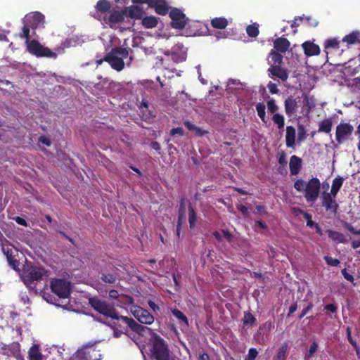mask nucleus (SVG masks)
Here are the masks:
<instances>
[{
    "label": "nucleus",
    "instance_id": "nucleus-58",
    "mask_svg": "<svg viewBox=\"0 0 360 360\" xmlns=\"http://www.w3.org/2000/svg\"><path fill=\"white\" fill-rule=\"evenodd\" d=\"M314 307V304L312 302H309L307 307L303 309L302 311V313L299 316V319H302L308 312L309 310H311Z\"/></svg>",
    "mask_w": 360,
    "mask_h": 360
},
{
    "label": "nucleus",
    "instance_id": "nucleus-18",
    "mask_svg": "<svg viewBox=\"0 0 360 360\" xmlns=\"http://www.w3.org/2000/svg\"><path fill=\"white\" fill-rule=\"evenodd\" d=\"M86 360H100L101 354L94 345H86L79 349Z\"/></svg>",
    "mask_w": 360,
    "mask_h": 360
},
{
    "label": "nucleus",
    "instance_id": "nucleus-40",
    "mask_svg": "<svg viewBox=\"0 0 360 360\" xmlns=\"http://www.w3.org/2000/svg\"><path fill=\"white\" fill-rule=\"evenodd\" d=\"M101 280L105 283L114 284L118 281L117 275L112 274H102Z\"/></svg>",
    "mask_w": 360,
    "mask_h": 360
},
{
    "label": "nucleus",
    "instance_id": "nucleus-16",
    "mask_svg": "<svg viewBox=\"0 0 360 360\" xmlns=\"http://www.w3.org/2000/svg\"><path fill=\"white\" fill-rule=\"evenodd\" d=\"M149 8H154L155 12L160 15H166L169 11V6L166 0H146Z\"/></svg>",
    "mask_w": 360,
    "mask_h": 360
},
{
    "label": "nucleus",
    "instance_id": "nucleus-28",
    "mask_svg": "<svg viewBox=\"0 0 360 360\" xmlns=\"http://www.w3.org/2000/svg\"><path fill=\"white\" fill-rule=\"evenodd\" d=\"M4 354L11 355L18 359L21 356L20 345L16 342H12L8 346V352H4Z\"/></svg>",
    "mask_w": 360,
    "mask_h": 360
},
{
    "label": "nucleus",
    "instance_id": "nucleus-6",
    "mask_svg": "<svg viewBox=\"0 0 360 360\" xmlns=\"http://www.w3.org/2000/svg\"><path fill=\"white\" fill-rule=\"evenodd\" d=\"M321 182L317 177H313L305 185L304 198L308 202H314L320 193Z\"/></svg>",
    "mask_w": 360,
    "mask_h": 360
},
{
    "label": "nucleus",
    "instance_id": "nucleus-36",
    "mask_svg": "<svg viewBox=\"0 0 360 360\" xmlns=\"http://www.w3.org/2000/svg\"><path fill=\"white\" fill-rule=\"evenodd\" d=\"M197 215L191 202H188V222L191 229L194 228Z\"/></svg>",
    "mask_w": 360,
    "mask_h": 360
},
{
    "label": "nucleus",
    "instance_id": "nucleus-10",
    "mask_svg": "<svg viewBox=\"0 0 360 360\" xmlns=\"http://www.w3.org/2000/svg\"><path fill=\"white\" fill-rule=\"evenodd\" d=\"M1 247L3 253L6 257L9 266L16 270L19 266L18 249L10 241Z\"/></svg>",
    "mask_w": 360,
    "mask_h": 360
},
{
    "label": "nucleus",
    "instance_id": "nucleus-42",
    "mask_svg": "<svg viewBox=\"0 0 360 360\" xmlns=\"http://www.w3.org/2000/svg\"><path fill=\"white\" fill-rule=\"evenodd\" d=\"M23 23H24V25L22 28V32L20 34L19 36L21 39H25V43L27 44V43L31 41L30 32V30H32V28L29 27V26H27V25L26 23H25V22H23Z\"/></svg>",
    "mask_w": 360,
    "mask_h": 360
},
{
    "label": "nucleus",
    "instance_id": "nucleus-7",
    "mask_svg": "<svg viewBox=\"0 0 360 360\" xmlns=\"http://www.w3.org/2000/svg\"><path fill=\"white\" fill-rule=\"evenodd\" d=\"M168 13L171 18V27L174 29L183 30L189 21L183 11L178 8H171Z\"/></svg>",
    "mask_w": 360,
    "mask_h": 360
},
{
    "label": "nucleus",
    "instance_id": "nucleus-2",
    "mask_svg": "<svg viewBox=\"0 0 360 360\" xmlns=\"http://www.w3.org/2000/svg\"><path fill=\"white\" fill-rule=\"evenodd\" d=\"M111 318L114 319L112 323L109 325L111 328H118L126 333L128 332V329L129 328L139 335H143L146 330H150L149 328L139 324L131 318L119 316L118 313L116 317Z\"/></svg>",
    "mask_w": 360,
    "mask_h": 360
},
{
    "label": "nucleus",
    "instance_id": "nucleus-14",
    "mask_svg": "<svg viewBox=\"0 0 360 360\" xmlns=\"http://www.w3.org/2000/svg\"><path fill=\"white\" fill-rule=\"evenodd\" d=\"M111 4L108 0H98L95 6V12L91 15L96 20L102 21L110 11Z\"/></svg>",
    "mask_w": 360,
    "mask_h": 360
},
{
    "label": "nucleus",
    "instance_id": "nucleus-11",
    "mask_svg": "<svg viewBox=\"0 0 360 360\" xmlns=\"http://www.w3.org/2000/svg\"><path fill=\"white\" fill-rule=\"evenodd\" d=\"M130 311L134 318L141 323L150 325L154 322L155 318L147 309L137 305H133Z\"/></svg>",
    "mask_w": 360,
    "mask_h": 360
},
{
    "label": "nucleus",
    "instance_id": "nucleus-15",
    "mask_svg": "<svg viewBox=\"0 0 360 360\" xmlns=\"http://www.w3.org/2000/svg\"><path fill=\"white\" fill-rule=\"evenodd\" d=\"M23 22L32 30H35L40 25L44 24V15L39 12L30 13L25 16Z\"/></svg>",
    "mask_w": 360,
    "mask_h": 360
},
{
    "label": "nucleus",
    "instance_id": "nucleus-38",
    "mask_svg": "<svg viewBox=\"0 0 360 360\" xmlns=\"http://www.w3.org/2000/svg\"><path fill=\"white\" fill-rule=\"evenodd\" d=\"M314 103L313 101L310 100L309 97L307 94L303 96V112L305 111L307 114L309 113L311 110L314 108Z\"/></svg>",
    "mask_w": 360,
    "mask_h": 360
},
{
    "label": "nucleus",
    "instance_id": "nucleus-37",
    "mask_svg": "<svg viewBox=\"0 0 360 360\" xmlns=\"http://www.w3.org/2000/svg\"><path fill=\"white\" fill-rule=\"evenodd\" d=\"M269 58L273 63V65H280L283 63V56L275 50H271L269 53Z\"/></svg>",
    "mask_w": 360,
    "mask_h": 360
},
{
    "label": "nucleus",
    "instance_id": "nucleus-35",
    "mask_svg": "<svg viewBox=\"0 0 360 360\" xmlns=\"http://www.w3.org/2000/svg\"><path fill=\"white\" fill-rule=\"evenodd\" d=\"M359 35L360 33L359 32H352V33H349V34L344 37L342 41L346 42L348 44H354L356 42L360 41L359 39Z\"/></svg>",
    "mask_w": 360,
    "mask_h": 360
},
{
    "label": "nucleus",
    "instance_id": "nucleus-51",
    "mask_svg": "<svg viewBox=\"0 0 360 360\" xmlns=\"http://www.w3.org/2000/svg\"><path fill=\"white\" fill-rule=\"evenodd\" d=\"M278 164L280 166H283L285 173H287L286 165H287V160L286 155L284 152H281L278 159Z\"/></svg>",
    "mask_w": 360,
    "mask_h": 360
},
{
    "label": "nucleus",
    "instance_id": "nucleus-33",
    "mask_svg": "<svg viewBox=\"0 0 360 360\" xmlns=\"http://www.w3.org/2000/svg\"><path fill=\"white\" fill-rule=\"evenodd\" d=\"M211 25L215 29H224L228 25V20L226 18H214L211 20Z\"/></svg>",
    "mask_w": 360,
    "mask_h": 360
},
{
    "label": "nucleus",
    "instance_id": "nucleus-29",
    "mask_svg": "<svg viewBox=\"0 0 360 360\" xmlns=\"http://www.w3.org/2000/svg\"><path fill=\"white\" fill-rule=\"evenodd\" d=\"M188 202L191 201L188 200L185 196L181 198L178 211V221L184 222L186 217V204L188 205Z\"/></svg>",
    "mask_w": 360,
    "mask_h": 360
},
{
    "label": "nucleus",
    "instance_id": "nucleus-56",
    "mask_svg": "<svg viewBox=\"0 0 360 360\" xmlns=\"http://www.w3.org/2000/svg\"><path fill=\"white\" fill-rule=\"evenodd\" d=\"M267 87L272 94H278V89L277 88V85L275 83H273L272 82H269L267 84Z\"/></svg>",
    "mask_w": 360,
    "mask_h": 360
},
{
    "label": "nucleus",
    "instance_id": "nucleus-9",
    "mask_svg": "<svg viewBox=\"0 0 360 360\" xmlns=\"http://www.w3.org/2000/svg\"><path fill=\"white\" fill-rule=\"evenodd\" d=\"M26 45L28 52L37 57L51 58L56 56V54L51 50L43 46L37 40L32 39Z\"/></svg>",
    "mask_w": 360,
    "mask_h": 360
},
{
    "label": "nucleus",
    "instance_id": "nucleus-34",
    "mask_svg": "<svg viewBox=\"0 0 360 360\" xmlns=\"http://www.w3.org/2000/svg\"><path fill=\"white\" fill-rule=\"evenodd\" d=\"M288 349V345L287 342H283L278 348V352L274 357L275 360H286L287 353Z\"/></svg>",
    "mask_w": 360,
    "mask_h": 360
},
{
    "label": "nucleus",
    "instance_id": "nucleus-47",
    "mask_svg": "<svg viewBox=\"0 0 360 360\" xmlns=\"http://www.w3.org/2000/svg\"><path fill=\"white\" fill-rule=\"evenodd\" d=\"M256 322L255 317L250 312H245L244 314L243 323L245 325L252 326Z\"/></svg>",
    "mask_w": 360,
    "mask_h": 360
},
{
    "label": "nucleus",
    "instance_id": "nucleus-30",
    "mask_svg": "<svg viewBox=\"0 0 360 360\" xmlns=\"http://www.w3.org/2000/svg\"><path fill=\"white\" fill-rule=\"evenodd\" d=\"M29 360H43V355L39 351V346L34 344L28 352Z\"/></svg>",
    "mask_w": 360,
    "mask_h": 360
},
{
    "label": "nucleus",
    "instance_id": "nucleus-41",
    "mask_svg": "<svg viewBox=\"0 0 360 360\" xmlns=\"http://www.w3.org/2000/svg\"><path fill=\"white\" fill-rule=\"evenodd\" d=\"M246 32L250 37H256L259 34V25L257 23L250 25L246 28Z\"/></svg>",
    "mask_w": 360,
    "mask_h": 360
},
{
    "label": "nucleus",
    "instance_id": "nucleus-62",
    "mask_svg": "<svg viewBox=\"0 0 360 360\" xmlns=\"http://www.w3.org/2000/svg\"><path fill=\"white\" fill-rule=\"evenodd\" d=\"M237 209L238 210H239L242 214L243 215V217H247L248 215V210L247 208V207H245V205H237Z\"/></svg>",
    "mask_w": 360,
    "mask_h": 360
},
{
    "label": "nucleus",
    "instance_id": "nucleus-13",
    "mask_svg": "<svg viewBox=\"0 0 360 360\" xmlns=\"http://www.w3.org/2000/svg\"><path fill=\"white\" fill-rule=\"evenodd\" d=\"M126 16V12L124 9L122 11H117L113 8L108 13V15L103 18L101 22L104 25H109L111 28L115 27L117 24L122 22Z\"/></svg>",
    "mask_w": 360,
    "mask_h": 360
},
{
    "label": "nucleus",
    "instance_id": "nucleus-52",
    "mask_svg": "<svg viewBox=\"0 0 360 360\" xmlns=\"http://www.w3.org/2000/svg\"><path fill=\"white\" fill-rule=\"evenodd\" d=\"M294 188L298 192L304 191V180L300 179H297L294 183Z\"/></svg>",
    "mask_w": 360,
    "mask_h": 360
},
{
    "label": "nucleus",
    "instance_id": "nucleus-50",
    "mask_svg": "<svg viewBox=\"0 0 360 360\" xmlns=\"http://www.w3.org/2000/svg\"><path fill=\"white\" fill-rule=\"evenodd\" d=\"M267 108L271 113L275 114L278 110V108L276 104L275 100L274 98H271L267 101Z\"/></svg>",
    "mask_w": 360,
    "mask_h": 360
},
{
    "label": "nucleus",
    "instance_id": "nucleus-60",
    "mask_svg": "<svg viewBox=\"0 0 360 360\" xmlns=\"http://www.w3.org/2000/svg\"><path fill=\"white\" fill-rule=\"evenodd\" d=\"M311 18L310 17H304V16H302V17H299V21H300L301 22L302 21H306L309 25H311L312 27H316L318 24V22L315 20H314V22L313 23H311Z\"/></svg>",
    "mask_w": 360,
    "mask_h": 360
},
{
    "label": "nucleus",
    "instance_id": "nucleus-20",
    "mask_svg": "<svg viewBox=\"0 0 360 360\" xmlns=\"http://www.w3.org/2000/svg\"><path fill=\"white\" fill-rule=\"evenodd\" d=\"M300 98L293 96H288L284 101L285 112L288 116H292L298 108Z\"/></svg>",
    "mask_w": 360,
    "mask_h": 360
},
{
    "label": "nucleus",
    "instance_id": "nucleus-4",
    "mask_svg": "<svg viewBox=\"0 0 360 360\" xmlns=\"http://www.w3.org/2000/svg\"><path fill=\"white\" fill-rule=\"evenodd\" d=\"M129 56V51L123 47H115L111 49L104 57V60L107 62L112 69L120 72L124 68V59Z\"/></svg>",
    "mask_w": 360,
    "mask_h": 360
},
{
    "label": "nucleus",
    "instance_id": "nucleus-23",
    "mask_svg": "<svg viewBox=\"0 0 360 360\" xmlns=\"http://www.w3.org/2000/svg\"><path fill=\"white\" fill-rule=\"evenodd\" d=\"M302 160L298 156L294 155L291 156L289 163L290 174L295 176L299 174L302 169Z\"/></svg>",
    "mask_w": 360,
    "mask_h": 360
},
{
    "label": "nucleus",
    "instance_id": "nucleus-22",
    "mask_svg": "<svg viewBox=\"0 0 360 360\" xmlns=\"http://www.w3.org/2000/svg\"><path fill=\"white\" fill-rule=\"evenodd\" d=\"M124 11L126 12V16H129L131 18L141 19L144 11L139 6H131L129 7H125Z\"/></svg>",
    "mask_w": 360,
    "mask_h": 360
},
{
    "label": "nucleus",
    "instance_id": "nucleus-32",
    "mask_svg": "<svg viewBox=\"0 0 360 360\" xmlns=\"http://www.w3.org/2000/svg\"><path fill=\"white\" fill-rule=\"evenodd\" d=\"M344 181V178L341 176H338L333 180L332 187L330 190V193L333 194L334 198H336L338 193L341 188Z\"/></svg>",
    "mask_w": 360,
    "mask_h": 360
},
{
    "label": "nucleus",
    "instance_id": "nucleus-55",
    "mask_svg": "<svg viewBox=\"0 0 360 360\" xmlns=\"http://www.w3.org/2000/svg\"><path fill=\"white\" fill-rule=\"evenodd\" d=\"M119 302H122L125 304L131 305L134 303V299L129 295H122L120 296Z\"/></svg>",
    "mask_w": 360,
    "mask_h": 360
},
{
    "label": "nucleus",
    "instance_id": "nucleus-27",
    "mask_svg": "<svg viewBox=\"0 0 360 360\" xmlns=\"http://www.w3.org/2000/svg\"><path fill=\"white\" fill-rule=\"evenodd\" d=\"M326 232L328 234V237L332 240H333L336 243H347L345 236L339 231H333V230H327Z\"/></svg>",
    "mask_w": 360,
    "mask_h": 360
},
{
    "label": "nucleus",
    "instance_id": "nucleus-8",
    "mask_svg": "<svg viewBox=\"0 0 360 360\" xmlns=\"http://www.w3.org/2000/svg\"><path fill=\"white\" fill-rule=\"evenodd\" d=\"M51 291L60 298H68L70 295V282L64 279H55L51 282Z\"/></svg>",
    "mask_w": 360,
    "mask_h": 360
},
{
    "label": "nucleus",
    "instance_id": "nucleus-31",
    "mask_svg": "<svg viewBox=\"0 0 360 360\" xmlns=\"http://www.w3.org/2000/svg\"><path fill=\"white\" fill-rule=\"evenodd\" d=\"M333 127V121L331 118H327L323 120L319 124V132H323L326 134H329Z\"/></svg>",
    "mask_w": 360,
    "mask_h": 360
},
{
    "label": "nucleus",
    "instance_id": "nucleus-24",
    "mask_svg": "<svg viewBox=\"0 0 360 360\" xmlns=\"http://www.w3.org/2000/svg\"><path fill=\"white\" fill-rule=\"evenodd\" d=\"M290 41L283 37L276 39L274 42V48L281 53H285L290 47Z\"/></svg>",
    "mask_w": 360,
    "mask_h": 360
},
{
    "label": "nucleus",
    "instance_id": "nucleus-25",
    "mask_svg": "<svg viewBox=\"0 0 360 360\" xmlns=\"http://www.w3.org/2000/svg\"><path fill=\"white\" fill-rule=\"evenodd\" d=\"M295 129L292 126L286 127L285 142L288 148H293L295 144Z\"/></svg>",
    "mask_w": 360,
    "mask_h": 360
},
{
    "label": "nucleus",
    "instance_id": "nucleus-3",
    "mask_svg": "<svg viewBox=\"0 0 360 360\" xmlns=\"http://www.w3.org/2000/svg\"><path fill=\"white\" fill-rule=\"evenodd\" d=\"M150 348L152 359L169 360V349L167 342L156 333H153Z\"/></svg>",
    "mask_w": 360,
    "mask_h": 360
},
{
    "label": "nucleus",
    "instance_id": "nucleus-26",
    "mask_svg": "<svg viewBox=\"0 0 360 360\" xmlns=\"http://www.w3.org/2000/svg\"><path fill=\"white\" fill-rule=\"evenodd\" d=\"M141 25L146 29H152L155 27L159 21V18L153 15L142 17Z\"/></svg>",
    "mask_w": 360,
    "mask_h": 360
},
{
    "label": "nucleus",
    "instance_id": "nucleus-12",
    "mask_svg": "<svg viewBox=\"0 0 360 360\" xmlns=\"http://www.w3.org/2000/svg\"><path fill=\"white\" fill-rule=\"evenodd\" d=\"M354 131V127L349 123H340L336 127L335 139L339 144L350 139Z\"/></svg>",
    "mask_w": 360,
    "mask_h": 360
},
{
    "label": "nucleus",
    "instance_id": "nucleus-45",
    "mask_svg": "<svg viewBox=\"0 0 360 360\" xmlns=\"http://www.w3.org/2000/svg\"><path fill=\"white\" fill-rule=\"evenodd\" d=\"M256 110L257 112V115L262 122H266V112H265V105L264 103H258L256 105Z\"/></svg>",
    "mask_w": 360,
    "mask_h": 360
},
{
    "label": "nucleus",
    "instance_id": "nucleus-57",
    "mask_svg": "<svg viewBox=\"0 0 360 360\" xmlns=\"http://www.w3.org/2000/svg\"><path fill=\"white\" fill-rule=\"evenodd\" d=\"M70 360H86L85 356L82 355V353L78 349Z\"/></svg>",
    "mask_w": 360,
    "mask_h": 360
},
{
    "label": "nucleus",
    "instance_id": "nucleus-5",
    "mask_svg": "<svg viewBox=\"0 0 360 360\" xmlns=\"http://www.w3.org/2000/svg\"><path fill=\"white\" fill-rule=\"evenodd\" d=\"M89 304L95 311L105 317H116L117 311L114 305L99 299L98 297H90Z\"/></svg>",
    "mask_w": 360,
    "mask_h": 360
},
{
    "label": "nucleus",
    "instance_id": "nucleus-19",
    "mask_svg": "<svg viewBox=\"0 0 360 360\" xmlns=\"http://www.w3.org/2000/svg\"><path fill=\"white\" fill-rule=\"evenodd\" d=\"M269 76L271 78H278L283 82H285L288 78V72L286 69L281 67L280 65H271L268 69Z\"/></svg>",
    "mask_w": 360,
    "mask_h": 360
},
{
    "label": "nucleus",
    "instance_id": "nucleus-17",
    "mask_svg": "<svg viewBox=\"0 0 360 360\" xmlns=\"http://www.w3.org/2000/svg\"><path fill=\"white\" fill-rule=\"evenodd\" d=\"M334 198L332 193L324 192L322 195V205L326 211L336 214L339 205Z\"/></svg>",
    "mask_w": 360,
    "mask_h": 360
},
{
    "label": "nucleus",
    "instance_id": "nucleus-64",
    "mask_svg": "<svg viewBox=\"0 0 360 360\" xmlns=\"http://www.w3.org/2000/svg\"><path fill=\"white\" fill-rule=\"evenodd\" d=\"M39 141L47 146H50L51 145V141L50 139L45 136H40L39 138Z\"/></svg>",
    "mask_w": 360,
    "mask_h": 360
},
{
    "label": "nucleus",
    "instance_id": "nucleus-1",
    "mask_svg": "<svg viewBox=\"0 0 360 360\" xmlns=\"http://www.w3.org/2000/svg\"><path fill=\"white\" fill-rule=\"evenodd\" d=\"M47 271L42 266L26 264L23 268L22 280L25 285L35 295L37 294V282L48 276Z\"/></svg>",
    "mask_w": 360,
    "mask_h": 360
},
{
    "label": "nucleus",
    "instance_id": "nucleus-44",
    "mask_svg": "<svg viewBox=\"0 0 360 360\" xmlns=\"http://www.w3.org/2000/svg\"><path fill=\"white\" fill-rule=\"evenodd\" d=\"M272 120L277 125L279 129L284 127V117L281 114L275 113L272 117Z\"/></svg>",
    "mask_w": 360,
    "mask_h": 360
},
{
    "label": "nucleus",
    "instance_id": "nucleus-63",
    "mask_svg": "<svg viewBox=\"0 0 360 360\" xmlns=\"http://www.w3.org/2000/svg\"><path fill=\"white\" fill-rule=\"evenodd\" d=\"M324 309L328 310L332 313H336L338 310V307L335 304H328L324 307Z\"/></svg>",
    "mask_w": 360,
    "mask_h": 360
},
{
    "label": "nucleus",
    "instance_id": "nucleus-48",
    "mask_svg": "<svg viewBox=\"0 0 360 360\" xmlns=\"http://www.w3.org/2000/svg\"><path fill=\"white\" fill-rule=\"evenodd\" d=\"M317 348H318L317 343L315 342H312L309 347L308 353L304 356V359L308 360L309 359L311 358L313 356L314 354L317 351Z\"/></svg>",
    "mask_w": 360,
    "mask_h": 360
},
{
    "label": "nucleus",
    "instance_id": "nucleus-43",
    "mask_svg": "<svg viewBox=\"0 0 360 360\" xmlns=\"http://www.w3.org/2000/svg\"><path fill=\"white\" fill-rule=\"evenodd\" d=\"M172 313L176 319L183 322L186 326H188V320L182 311L177 309H174L172 311Z\"/></svg>",
    "mask_w": 360,
    "mask_h": 360
},
{
    "label": "nucleus",
    "instance_id": "nucleus-54",
    "mask_svg": "<svg viewBox=\"0 0 360 360\" xmlns=\"http://www.w3.org/2000/svg\"><path fill=\"white\" fill-rule=\"evenodd\" d=\"M324 260L326 264L331 266H337L340 264V261L336 258H333L330 256L324 257Z\"/></svg>",
    "mask_w": 360,
    "mask_h": 360
},
{
    "label": "nucleus",
    "instance_id": "nucleus-59",
    "mask_svg": "<svg viewBox=\"0 0 360 360\" xmlns=\"http://www.w3.org/2000/svg\"><path fill=\"white\" fill-rule=\"evenodd\" d=\"M342 276H344L345 279H346L347 281L353 283L354 279L352 275L349 274L346 269H343L341 271Z\"/></svg>",
    "mask_w": 360,
    "mask_h": 360
},
{
    "label": "nucleus",
    "instance_id": "nucleus-46",
    "mask_svg": "<svg viewBox=\"0 0 360 360\" xmlns=\"http://www.w3.org/2000/svg\"><path fill=\"white\" fill-rule=\"evenodd\" d=\"M339 44H340V41L335 38L328 39L325 42L324 48L326 49H338L339 48Z\"/></svg>",
    "mask_w": 360,
    "mask_h": 360
},
{
    "label": "nucleus",
    "instance_id": "nucleus-49",
    "mask_svg": "<svg viewBox=\"0 0 360 360\" xmlns=\"http://www.w3.org/2000/svg\"><path fill=\"white\" fill-rule=\"evenodd\" d=\"M343 227L345 229L349 231L351 233H352L354 235H360V229L359 230H356L349 222L345 221L343 223Z\"/></svg>",
    "mask_w": 360,
    "mask_h": 360
},
{
    "label": "nucleus",
    "instance_id": "nucleus-21",
    "mask_svg": "<svg viewBox=\"0 0 360 360\" xmlns=\"http://www.w3.org/2000/svg\"><path fill=\"white\" fill-rule=\"evenodd\" d=\"M304 53L307 56H318L320 53L319 46L310 41H306L302 44Z\"/></svg>",
    "mask_w": 360,
    "mask_h": 360
},
{
    "label": "nucleus",
    "instance_id": "nucleus-53",
    "mask_svg": "<svg viewBox=\"0 0 360 360\" xmlns=\"http://www.w3.org/2000/svg\"><path fill=\"white\" fill-rule=\"evenodd\" d=\"M258 355V352L255 348H250L248 351V355L245 356V360H255Z\"/></svg>",
    "mask_w": 360,
    "mask_h": 360
},
{
    "label": "nucleus",
    "instance_id": "nucleus-61",
    "mask_svg": "<svg viewBox=\"0 0 360 360\" xmlns=\"http://www.w3.org/2000/svg\"><path fill=\"white\" fill-rule=\"evenodd\" d=\"M184 133V130L182 127H176L173 128L170 131V134L174 136L175 134H179L180 136H183Z\"/></svg>",
    "mask_w": 360,
    "mask_h": 360
},
{
    "label": "nucleus",
    "instance_id": "nucleus-39",
    "mask_svg": "<svg viewBox=\"0 0 360 360\" xmlns=\"http://www.w3.org/2000/svg\"><path fill=\"white\" fill-rule=\"evenodd\" d=\"M294 213L297 214L298 213H302L304 214V219L307 220V226L309 227H313L316 224L311 219V214L308 212H304L300 208H294Z\"/></svg>",
    "mask_w": 360,
    "mask_h": 360
}]
</instances>
